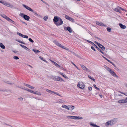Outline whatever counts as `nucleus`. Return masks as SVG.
Here are the masks:
<instances>
[{
    "label": "nucleus",
    "instance_id": "obj_37",
    "mask_svg": "<svg viewBox=\"0 0 127 127\" xmlns=\"http://www.w3.org/2000/svg\"><path fill=\"white\" fill-rule=\"evenodd\" d=\"M109 125L110 126V121L107 122L105 124V125L107 127Z\"/></svg>",
    "mask_w": 127,
    "mask_h": 127
},
{
    "label": "nucleus",
    "instance_id": "obj_57",
    "mask_svg": "<svg viewBox=\"0 0 127 127\" xmlns=\"http://www.w3.org/2000/svg\"><path fill=\"white\" fill-rule=\"evenodd\" d=\"M60 69L62 70H64V68H63V67H62L61 66H60V67H59Z\"/></svg>",
    "mask_w": 127,
    "mask_h": 127
},
{
    "label": "nucleus",
    "instance_id": "obj_45",
    "mask_svg": "<svg viewBox=\"0 0 127 127\" xmlns=\"http://www.w3.org/2000/svg\"><path fill=\"white\" fill-rule=\"evenodd\" d=\"M17 41L23 44H25V43L23 42L22 41H21L19 40H17Z\"/></svg>",
    "mask_w": 127,
    "mask_h": 127
},
{
    "label": "nucleus",
    "instance_id": "obj_53",
    "mask_svg": "<svg viewBox=\"0 0 127 127\" xmlns=\"http://www.w3.org/2000/svg\"><path fill=\"white\" fill-rule=\"evenodd\" d=\"M3 125H7V126H10V127H12L10 125L8 124H7L6 123H4L3 124Z\"/></svg>",
    "mask_w": 127,
    "mask_h": 127
},
{
    "label": "nucleus",
    "instance_id": "obj_62",
    "mask_svg": "<svg viewBox=\"0 0 127 127\" xmlns=\"http://www.w3.org/2000/svg\"><path fill=\"white\" fill-rule=\"evenodd\" d=\"M86 41L87 42H88L89 43H91V41H89V40H86Z\"/></svg>",
    "mask_w": 127,
    "mask_h": 127
},
{
    "label": "nucleus",
    "instance_id": "obj_31",
    "mask_svg": "<svg viewBox=\"0 0 127 127\" xmlns=\"http://www.w3.org/2000/svg\"><path fill=\"white\" fill-rule=\"evenodd\" d=\"M80 65L82 68L84 70H85L86 69V67L84 65Z\"/></svg>",
    "mask_w": 127,
    "mask_h": 127
},
{
    "label": "nucleus",
    "instance_id": "obj_44",
    "mask_svg": "<svg viewBox=\"0 0 127 127\" xmlns=\"http://www.w3.org/2000/svg\"><path fill=\"white\" fill-rule=\"evenodd\" d=\"M46 91L47 92L51 93L52 92V91L50 90H49L47 89L46 90Z\"/></svg>",
    "mask_w": 127,
    "mask_h": 127
},
{
    "label": "nucleus",
    "instance_id": "obj_16",
    "mask_svg": "<svg viewBox=\"0 0 127 127\" xmlns=\"http://www.w3.org/2000/svg\"><path fill=\"white\" fill-rule=\"evenodd\" d=\"M6 4H5V5L6 6L9 7H13V6L11 4L9 3H8L6 2Z\"/></svg>",
    "mask_w": 127,
    "mask_h": 127
},
{
    "label": "nucleus",
    "instance_id": "obj_52",
    "mask_svg": "<svg viewBox=\"0 0 127 127\" xmlns=\"http://www.w3.org/2000/svg\"><path fill=\"white\" fill-rule=\"evenodd\" d=\"M110 72L111 74V75L114 72V71H113L112 69H111L110 70V71H109Z\"/></svg>",
    "mask_w": 127,
    "mask_h": 127
},
{
    "label": "nucleus",
    "instance_id": "obj_59",
    "mask_svg": "<svg viewBox=\"0 0 127 127\" xmlns=\"http://www.w3.org/2000/svg\"><path fill=\"white\" fill-rule=\"evenodd\" d=\"M85 70L88 72H90L89 70L87 68H86V69Z\"/></svg>",
    "mask_w": 127,
    "mask_h": 127
},
{
    "label": "nucleus",
    "instance_id": "obj_8",
    "mask_svg": "<svg viewBox=\"0 0 127 127\" xmlns=\"http://www.w3.org/2000/svg\"><path fill=\"white\" fill-rule=\"evenodd\" d=\"M64 29L65 31L67 30L70 33H71L72 32V30L70 27H64Z\"/></svg>",
    "mask_w": 127,
    "mask_h": 127
},
{
    "label": "nucleus",
    "instance_id": "obj_10",
    "mask_svg": "<svg viewBox=\"0 0 127 127\" xmlns=\"http://www.w3.org/2000/svg\"><path fill=\"white\" fill-rule=\"evenodd\" d=\"M23 18L26 20L28 21L30 19V17L28 16L25 15L23 17Z\"/></svg>",
    "mask_w": 127,
    "mask_h": 127
},
{
    "label": "nucleus",
    "instance_id": "obj_20",
    "mask_svg": "<svg viewBox=\"0 0 127 127\" xmlns=\"http://www.w3.org/2000/svg\"><path fill=\"white\" fill-rule=\"evenodd\" d=\"M90 125L93 127H100L99 126H98L91 122L90 123Z\"/></svg>",
    "mask_w": 127,
    "mask_h": 127
},
{
    "label": "nucleus",
    "instance_id": "obj_26",
    "mask_svg": "<svg viewBox=\"0 0 127 127\" xmlns=\"http://www.w3.org/2000/svg\"><path fill=\"white\" fill-rule=\"evenodd\" d=\"M34 94H36L38 95H41V93L37 91L34 92Z\"/></svg>",
    "mask_w": 127,
    "mask_h": 127
},
{
    "label": "nucleus",
    "instance_id": "obj_21",
    "mask_svg": "<svg viewBox=\"0 0 127 127\" xmlns=\"http://www.w3.org/2000/svg\"><path fill=\"white\" fill-rule=\"evenodd\" d=\"M118 102L120 103H126L124 99L119 100L118 101Z\"/></svg>",
    "mask_w": 127,
    "mask_h": 127
},
{
    "label": "nucleus",
    "instance_id": "obj_3",
    "mask_svg": "<svg viewBox=\"0 0 127 127\" xmlns=\"http://www.w3.org/2000/svg\"><path fill=\"white\" fill-rule=\"evenodd\" d=\"M68 118H70L71 119H76V120H79L82 119L83 118L81 117H77L75 116H68L67 117Z\"/></svg>",
    "mask_w": 127,
    "mask_h": 127
},
{
    "label": "nucleus",
    "instance_id": "obj_58",
    "mask_svg": "<svg viewBox=\"0 0 127 127\" xmlns=\"http://www.w3.org/2000/svg\"><path fill=\"white\" fill-rule=\"evenodd\" d=\"M23 38H28V36L27 35H24Z\"/></svg>",
    "mask_w": 127,
    "mask_h": 127
},
{
    "label": "nucleus",
    "instance_id": "obj_46",
    "mask_svg": "<svg viewBox=\"0 0 127 127\" xmlns=\"http://www.w3.org/2000/svg\"><path fill=\"white\" fill-rule=\"evenodd\" d=\"M32 12L33 13H34V14L35 15L37 16L38 14H37L36 12L35 11L33 10V11H32Z\"/></svg>",
    "mask_w": 127,
    "mask_h": 127
},
{
    "label": "nucleus",
    "instance_id": "obj_42",
    "mask_svg": "<svg viewBox=\"0 0 127 127\" xmlns=\"http://www.w3.org/2000/svg\"><path fill=\"white\" fill-rule=\"evenodd\" d=\"M13 58L15 60H18L19 59L18 57L16 56H14L13 57Z\"/></svg>",
    "mask_w": 127,
    "mask_h": 127
},
{
    "label": "nucleus",
    "instance_id": "obj_34",
    "mask_svg": "<svg viewBox=\"0 0 127 127\" xmlns=\"http://www.w3.org/2000/svg\"><path fill=\"white\" fill-rule=\"evenodd\" d=\"M53 93V94H56L57 95H58L59 96H61V97H63L62 96H61L60 95V94L57 93V92H55L54 91H52V92L51 93Z\"/></svg>",
    "mask_w": 127,
    "mask_h": 127
},
{
    "label": "nucleus",
    "instance_id": "obj_43",
    "mask_svg": "<svg viewBox=\"0 0 127 127\" xmlns=\"http://www.w3.org/2000/svg\"><path fill=\"white\" fill-rule=\"evenodd\" d=\"M55 65L57 67L59 68L60 67V65L57 64L56 62L55 63Z\"/></svg>",
    "mask_w": 127,
    "mask_h": 127
},
{
    "label": "nucleus",
    "instance_id": "obj_2",
    "mask_svg": "<svg viewBox=\"0 0 127 127\" xmlns=\"http://www.w3.org/2000/svg\"><path fill=\"white\" fill-rule=\"evenodd\" d=\"M54 81H60L61 82H64V80L61 77L58 76H53L52 77Z\"/></svg>",
    "mask_w": 127,
    "mask_h": 127
},
{
    "label": "nucleus",
    "instance_id": "obj_15",
    "mask_svg": "<svg viewBox=\"0 0 127 127\" xmlns=\"http://www.w3.org/2000/svg\"><path fill=\"white\" fill-rule=\"evenodd\" d=\"M53 42L57 46L59 47H60V46H61V45L59 43L58 41H56V40H54Z\"/></svg>",
    "mask_w": 127,
    "mask_h": 127
},
{
    "label": "nucleus",
    "instance_id": "obj_13",
    "mask_svg": "<svg viewBox=\"0 0 127 127\" xmlns=\"http://www.w3.org/2000/svg\"><path fill=\"white\" fill-rule=\"evenodd\" d=\"M68 110H72L74 108V107L72 105H68Z\"/></svg>",
    "mask_w": 127,
    "mask_h": 127
},
{
    "label": "nucleus",
    "instance_id": "obj_4",
    "mask_svg": "<svg viewBox=\"0 0 127 127\" xmlns=\"http://www.w3.org/2000/svg\"><path fill=\"white\" fill-rule=\"evenodd\" d=\"M77 86L79 87V88L81 89H84L85 87V85L84 84L82 81L78 83Z\"/></svg>",
    "mask_w": 127,
    "mask_h": 127
},
{
    "label": "nucleus",
    "instance_id": "obj_30",
    "mask_svg": "<svg viewBox=\"0 0 127 127\" xmlns=\"http://www.w3.org/2000/svg\"><path fill=\"white\" fill-rule=\"evenodd\" d=\"M107 61H108V62L110 63H111V64H112L115 67H116V66L115 65L113 64V63L112 62H111L108 59H107L106 60Z\"/></svg>",
    "mask_w": 127,
    "mask_h": 127
},
{
    "label": "nucleus",
    "instance_id": "obj_54",
    "mask_svg": "<svg viewBox=\"0 0 127 127\" xmlns=\"http://www.w3.org/2000/svg\"><path fill=\"white\" fill-rule=\"evenodd\" d=\"M24 15H25V14H24L23 13H21L20 14V15L21 17H23Z\"/></svg>",
    "mask_w": 127,
    "mask_h": 127
},
{
    "label": "nucleus",
    "instance_id": "obj_56",
    "mask_svg": "<svg viewBox=\"0 0 127 127\" xmlns=\"http://www.w3.org/2000/svg\"><path fill=\"white\" fill-rule=\"evenodd\" d=\"M73 65L77 69H78L80 70V69L78 67L76 66V65L74 64Z\"/></svg>",
    "mask_w": 127,
    "mask_h": 127
},
{
    "label": "nucleus",
    "instance_id": "obj_25",
    "mask_svg": "<svg viewBox=\"0 0 127 127\" xmlns=\"http://www.w3.org/2000/svg\"><path fill=\"white\" fill-rule=\"evenodd\" d=\"M0 47L3 49H4L5 48V46L2 43H0Z\"/></svg>",
    "mask_w": 127,
    "mask_h": 127
},
{
    "label": "nucleus",
    "instance_id": "obj_1",
    "mask_svg": "<svg viewBox=\"0 0 127 127\" xmlns=\"http://www.w3.org/2000/svg\"><path fill=\"white\" fill-rule=\"evenodd\" d=\"M53 20L54 24L57 26L61 25L63 24V21L62 19L58 17L55 16Z\"/></svg>",
    "mask_w": 127,
    "mask_h": 127
},
{
    "label": "nucleus",
    "instance_id": "obj_6",
    "mask_svg": "<svg viewBox=\"0 0 127 127\" xmlns=\"http://www.w3.org/2000/svg\"><path fill=\"white\" fill-rule=\"evenodd\" d=\"M65 18L66 19L72 22H74V20L72 18L70 17L67 15H65Z\"/></svg>",
    "mask_w": 127,
    "mask_h": 127
},
{
    "label": "nucleus",
    "instance_id": "obj_49",
    "mask_svg": "<svg viewBox=\"0 0 127 127\" xmlns=\"http://www.w3.org/2000/svg\"><path fill=\"white\" fill-rule=\"evenodd\" d=\"M29 40L32 43H33L34 41L33 40H32L31 38H29Z\"/></svg>",
    "mask_w": 127,
    "mask_h": 127
},
{
    "label": "nucleus",
    "instance_id": "obj_14",
    "mask_svg": "<svg viewBox=\"0 0 127 127\" xmlns=\"http://www.w3.org/2000/svg\"><path fill=\"white\" fill-rule=\"evenodd\" d=\"M120 8H121V7L119 6H118L117 8H116L115 9V11H116L119 12V13L121 12Z\"/></svg>",
    "mask_w": 127,
    "mask_h": 127
},
{
    "label": "nucleus",
    "instance_id": "obj_64",
    "mask_svg": "<svg viewBox=\"0 0 127 127\" xmlns=\"http://www.w3.org/2000/svg\"><path fill=\"white\" fill-rule=\"evenodd\" d=\"M124 100H125V102L126 103L127 102V97Z\"/></svg>",
    "mask_w": 127,
    "mask_h": 127
},
{
    "label": "nucleus",
    "instance_id": "obj_19",
    "mask_svg": "<svg viewBox=\"0 0 127 127\" xmlns=\"http://www.w3.org/2000/svg\"><path fill=\"white\" fill-rule=\"evenodd\" d=\"M59 73L64 78H65L67 79L68 78L67 76L64 74L61 73V72L59 71Z\"/></svg>",
    "mask_w": 127,
    "mask_h": 127
},
{
    "label": "nucleus",
    "instance_id": "obj_12",
    "mask_svg": "<svg viewBox=\"0 0 127 127\" xmlns=\"http://www.w3.org/2000/svg\"><path fill=\"white\" fill-rule=\"evenodd\" d=\"M20 45L23 48L27 50L28 51L30 52V50L29 49L28 47L25 46L24 45H23L22 44H20Z\"/></svg>",
    "mask_w": 127,
    "mask_h": 127
},
{
    "label": "nucleus",
    "instance_id": "obj_39",
    "mask_svg": "<svg viewBox=\"0 0 127 127\" xmlns=\"http://www.w3.org/2000/svg\"><path fill=\"white\" fill-rule=\"evenodd\" d=\"M105 66V67L108 71H110V70L111 69L110 68L106 66Z\"/></svg>",
    "mask_w": 127,
    "mask_h": 127
},
{
    "label": "nucleus",
    "instance_id": "obj_35",
    "mask_svg": "<svg viewBox=\"0 0 127 127\" xmlns=\"http://www.w3.org/2000/svg\"><path fill=\"white\" fill-rule=\"evenodd\" d=\"M5 82L6 83L9 84H14V83H13L10 81H6Z\"/></svg>",
    "mask_w": 127,
    "mask_h": 127
},
{
    "label": "nucleus",
    "instance_id": "obj_18",
    "mask_svg": "<svg viewBox=\"0 0 127 127\" xmlns=\"http://www.w3.org/2000/svg\"><path fill=\"white\" fill-rule=\"evenodd\" d=\"M94 47L95 48H96L102 54H104V53L101 50V49L98 47L96 45H94Z\"/></svg>",
    "mask_w": 127,
    "mask_h": 127
},
{
    "label": "nucleus",
    "instance_id": "obj_33",
    "mask_svg": "<svg viewBox=\"0 0 127 127\" xmlns=\"http://www.w3.org/2000/svg\"><path fill=\"white\" fill-rule=\"evenodd\" d=\"M111 75L115 77H116L117 78L118 77V76L116 75V74L114 72L113 73H112Z\"/></svg>",
    "mask_w": 127,
    "mask_h": 127
},
{
    "label": "nucleus",
    "instance_id": "obj_61",
    "mask_svg": "<svg viewBox=\"0 0 127 127\" xmlns=\"http://www.w3.org/2000/svg\"><path fill=\"white\" fill-rule=\"evenodd\" d=\"M30 92L33 94L34 93V92L32 90H31V91H30Z\"/></svg>",
    "mask_w": 127,
    "mask_h": 127
},
{
    "label": "nucleus",
    "instance_id": "obj_23",
    "mask_svg": "<svg viewBox=\"0 0 127 127\" xmlns=\"http://www.w3.org/2000/svg\"><path fill=\"white\" fill-rule=\"evenodd\" d=\"M102 51H104L105 50V47L102 45L100 44V46H99Z\"/></svg>",
    "mask_w": 127,
    "mask_h": 127
},
{
    "label": "nucleus",
    "instance_id": "obj_5",
    "mask_svg": "<svg viewBox=\"0 0 127 127\" xmlns=\"http://www.w3.org/2000/svg\"><path fill=\"white\" fill-rule=\"evenodd\" d=\"M117 121V118H114L112 120H111L110 122V126H111L113 125V124L115 123Z\"/></svg>",
    "mask_w": 127,
    "mask_h": 127
},
{
    "label": "nucleus",
    "instance_id": "obj_24",
    "mask_svg": "<svg viewBox=\"0 0 127 127\" xmlns=\"http://www.w3.org/2000/svg\"><path fill=\"white\" fill-rule=\"evenodd\" d=\"M58 102L59 103H65V101L63 100H62L61 99H59L58 100Z\"/></svg>",
    "mask_w": 127,
    "mask_h": 127
},
{
    "label": "nucleus",
    "instance_id": "obj_22",
    "mask_svg": "<svg viewBox=\"0 0 127 127\" xmlns=\"http://www.w3.org/2000/svg\"><path fill=\"white\" fill-rule=\"evenodd\" d=\"M68 106H67L65 105H63L62 107L64 108H65L66 109H67L68 110Z\"/></svg>",
    "mask_w": 127,
    "mask_h": 127
},
{
    "label": "nucleus",
    "instance_id": "obj_60",
    "mask_svg": "<svg viewBox=\"0 0 127 127\" xmlns=\"http://www.w3.org/2000/svg\"><path fill=\"white\" fill-rule=\"evenodd\" d=\"M91 44H92L93 45V46H94V45H96L92 41L91 43Z\"/></svg>",
    "mask_w": 127,
    "mask_h": 127
},
{
    "label": "nucleus",
    "instance_id": "obj_9",
    "mask_svg": "<svg viewBox=\"0 0 127 127\" xmlns=\"http://www.w3.org/2000/svg\"><path fill=\"white\" fill-rule=\"evenodd\" d=\"M26 9H27V10H29L32 12L33 11V10L30 7L26 5L25 4H23L22 5Z\"/></svg>",
    "mask_w": 127,
    "mask_h": 127
},
{
    "label": "nucleus",
    "instance_id": "obj_7",
    "mask_svg": "<svg viewBox=\"0 0 127 127\" xmlns=\"http://www.w3.org/2000/svg\"><path fill=\"white\" fill-rule=\"evenodd\" d=\"M1 16L3 17L5 19H6L8 21H9V22H14L11 19L9 18L8 17L6 16V15H1Z\"/></svg>",
    "mask_w": 127,
    "mask_h": 127
},
{
    "label": "nucleus",
    "instance_id": "obj_63",
    "mask_svg": "<svg viewBox=\"0 0 127 127\" xmlns=\"http://www.w3.org/2000/svg\"><path fill=\"white\" fill-rule=\"evenodd\" d=\"M91 79L93 80L94 81H95V79L93 78L92 77V78H91Z\"/></svg>",
    "mask_w": 127,
    "mask_h": 127
},
{
    "label": "nucleus",
    "instance_id": "obj_29",
    "mask_svg": "<svg viewBox=\"0 0 127 127\" xmlns=\"http://www.w3.org/2000/svg\"><path fill=\"white\" fill-rule=\"evenodd\" d=\"M107 61H108V62L110 63H111V64H112L115 67H116V66L115 65L113 64V63L112 62H111L108 59H107L106 60Z\"/></svg>",
    "mask_w": 127,
    "mask_h": 127
},
{
    "label": "nucleus",
    "instance_id": "obj_48",
    "mask_svg": "<svg viewBox=\"0 0 127 127\" xmlns=\"http://www.w3.org/2000/svg\"><path fill=\"white\" fill-rule=\"evenodd\" d=\"M28 87L32 89H33L34 88V87H33L29 85H28Z\"/></svg>",
    "mask_w": 127,
    "mask_h": 127
},
{
    "label": "nucleus",
    "instance_id": "obj_41",
    "mask_svg": "<svg viewBox=\"0 0 127 127\" xmlns=\"http://www.w3.org/2000/svg\"><path fill=\"white\" fill-rule=\"evenodd\" d=\"M107 31H108V32H111V28H109V27H108L107 28Z\"/></svg>",
    "mask_w": 127,
    "mask_h": 127
},
{
    "label": "nucleus",
    "instance_id": "obj_50",
    "mask_svg": "<svg viewBox=\"0 0 127 127\" xmlns=\"http://www.w3.org/2000/svg\"><path fill=\"white\" fill-rule=\"evenodd\" d=\"M60 47L62 48H63V49H66V48L65 47L63 46L62 45H61V46H60Z\"/></svg>",
    "mask_w": 127,
    "mask_h": 127
},
{
    "label": "nucleus",
    "instance_id": "obj_11",
    "mask_svg": "<svg viewBox=\"0 0 127 127\" xmlns=\"http://www.w3.org/2000/svg\"><path fill=\"white\" fill-rule=\"evenodd\" d=\"M96 23L97 25L99 26H106L105 25H104L103 23H102L99 22L98 21H96Z\"/></svg>",
    "mask_w": 127,
    "mask_h": 127
},
{
    "label": "nucleus",
    "instance_id": "obj_51",
    "mask_svg": "<svg viewBox=\"0 0 127 127\" xmlns=\"http://www.w3.org/2000/svg\"><path fill=\"white\" fill-rule=\"evenodd\" d=\"M93 86H94L95 87V88L96 89L98 90H99V88H98L96 87V86L95 84H94Z\"/></svg>",
    "mask_w": 127,
    "mask_h": 127
},
{
    "label": "nucleus",
    "instance_id": "obj_28",
    "mask_svg": "<svg viewBox=\"0 0 127 127\" xmlns=\"http://www.w3.org/2000/svg\"><path fill=\"white\" fill-rule=\"evenodd\" d=\"M107 61H108V62L110 63H111V64H112L115 67H116V66L115 65L113 64V63L112 62H111L108 59H107L106 60Z\"/></svg>",
    "mask_w": 127,
    "mask_h": 127
},
{
    "label": "nucleus",
    "instance_id": "obj_32",
    "mask_svg": "<svg viewBox=\"0 0 127 127\" xmlns=\"http://www.w3.org/2000/svg\"><path fill=\"white\" fill-rule=\"evenodd\" d=\"M39 58L41 60L44 61V62H45L46 63H48V62L47 61H46V60H45L44 59H43V58L42 57L40 56L39 57Z\"/></svg>",
    "mask_w": 127,
    "mask_h": 127
},
{
    "label": "nucleus",
    "instance_id": "obj_27",
    "mask_svg": "<svg viewBox=\"0 0 127 127\" xmlns=\"http://www.w3.org/2000/svg\"><path fill=\"white\" fill-rule=\"evenodd\" d=\"M32 51L36 53H38L40 52V51H39L34 49H32Z\"/></svg>",
    "mask_w": 127,
    "mask_h": 127
},
{
    "label": "nucleus",
    "instance_id": "obj_55",
    "mask_svg": "<svg viewBox=\"0 0 127 127\" xmlns=\"http://www.w3.org/2000/svg\"><path fill=\"white\" fill-rule=\"evenodd\" d=\"M88 89L90 91H91L92 90V88L91 87H88Z\"/></svg>",
    "mask_w": 127,
    "mask_h": 127
},
{
    "label": "nucleus",
    "instance_id": "obj_40",
    "mask_svg": "<svg viewBox=\"0 0 127 127\" xmlns=\"http://www.w3.org/2000/svg\"><path fill=\"white\" fill-rule=\"evenodd\" d=\"M48 18V17L47 16H46L44 17L43 19H44V20L45 21H46L47 20Z\"/></svg>",
    "mask_w": 127,
    "mask_h": 127
},
{
    "label": "nucleus",
    "instance_id": "obj_17",
    "mask_svg": "<svg viewBox=\"0 0 127 127\" xmlns=\"http://www.w3.org/2000/svg\"><path fill=\"white\" fill-rule=\"evenodd\" d=\"M119 25L120 27L121 28L123 29H125L126 27V26L123 25L121 23L119 24Z\"/></svg>",
    "mask_w": 127,
    "mask_h": 127
},
{
    "label": "nucleus",
    "instance_id": "obj_36",
    "mask_svg": "<svg viewBox=\"0 0 127 127\" xmlns=\"http://www.w3.org/2000/svg\"><path fill=\"white\" fill-rule=\"evenodd\" d=\"M17 34L18 35H19L20 36L22 37H23L24 35L22 34L19 33V32H17Z\"/></svg>",
    "mask_w": 127,
    "mask_h": 127
},
{
    "label": "nucleus",
    "instance_id": "obj_38",
    "mask_svg": "<svg viewBox=\"0 0 127 127\" xmlns=\"http://www.w3.org/2000/svg\"><path fill=\"white\" fill-rule=\"evenodd\" d=\"M6 1H5L2 0V1H0V3L3 4L5 5L6 4Z\"/></svg>",
    "mask_w": 127,
    "mask_h": 127
},
{
    "label": "nucleus",
    "instance_id": "obj_47",
    "mask_svg": "<svg viewBox=\"0 0 127 127\" xmlns=\"http://www.w3.org/2000/svg\"><path fill=\"white\" fill-rule=\"evenodd\" d=\"M95 47H94V46H92L91 47V48L94 51H96V50L95 48Z\"/></svg>",
    "mask_w": 127,
    "mask_h": 127
}]
</instances>
